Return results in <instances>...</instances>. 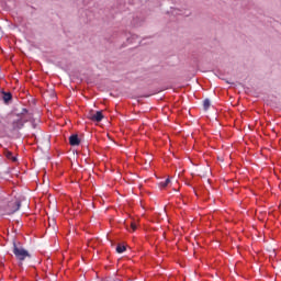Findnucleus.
Here are the masks:
<instances>
[{
  "label": "nucleus",
  "instance_id": "1",
  "mask_svg": "<svg viewBox=\"0 0 281 281\" xmlns=\"http://www.w3.org/2000/svg\"><path fill=\"white\" fill-rule=\"evenodd\" d=\"M13 254L15 258L21 262H23V260H25L26 258H30V252H27V250H25L24 248L16 246V244H13Z\"/></svg>",
  "mask_w": 281,
  "mask_h": 281
},
{
  "label": "nucleus",
  "instance_id": "2",
  "mask_svg": "<svg viewBox=\"0 0 281 281\" xmlns=\"http://www.w3.org/2000/svg\"><path fill=\"white\" fill-rule=\"evenodd\" d=\"M87 117L91 122H102V120H104V114H102V111H90L87 113Z\"/></svg>",
  "mask_w": 281,
  "mask_h": 281
},
{
  "label": "nucleus",
  "instance_id": "3",
  "mask_svg": "<svg viewBox=\"0 0 281 281\" xmlns=\"http://www.w3.org/2000/svg\"><path fill=\"white\" fill-rule=\"evenodd\" d=\"M69 144L70 146H80V138L78 137V134H72L69 137Z\"/></svg>",
  "mask_w": 281,
  "mask_h": 281
},
{
  "label": "nucleus",
  "instance_id": "4",
  "mask_svg": "<svg viewBox=\"0 0 281 281\" xmlns=\"http://www.w3.org/2000/svg\"><path fill=\"white\" fill-rule=\"evenodd\" d=\"M2 100L4 102V104H8V102H10V100H12V93L11 92H2Z\"/></svg>",
  "mask_w": 281,
  "mask_h": 281
},
{
  "label": "nucleus",
  "instance_id": "5",
  "mask_svg": "<svg viewBox=\"0 0 281 281\" xmlns=\"http://www.w3.org/2000/svg\"><path fill=\"white\" fill-rule=\"evenodd\" d=\"M25 122H27V120H18L16 122L13 123L14 128H23V124H25Z\"/></svg>",
  "mask_w": 281,
  "mask_h": 281
},
{
  "label": "nucleus",
  "instance_id": "6",
  "mask_svg": "<svg viewBox=\"0 0 281 281\" xmlns=\"http://www.w3.org/2000/svg\"><path fill=\"white\" fill-rule=\"evenodd\" d=\"M4 155H5L7 159H12V161H16V157L12 156V151L5 150Z\"/></svg>",
  "mask_w": 281,
  "mask_h": 281
},
{
  "label": "nucleus",
  "instance_id": "7",
  "mask_svg": "<svg viewBox=\"0 0 281 281\" xmlns=\"http://www.w3.org/2000/svg\"><path fill=\"white\" fill-rule=\"evenodd\" d=\"M211 104L212 103L210 102V99H205L203 101V109H204V111H207V109H210Z\"/></svg>",
  "mask_w": 281,
  "mask_h": 281
},
{
  "label": "nucleus",
  "instance_id": "8",
  "mask_svg": "<svg viewBox=\"0 0 281 281\" xmlns=\"http://www.w3.org/2000/svg\"><path fill=\"white\" fill-rule=\"evenodd\" d=\"M124 251H126V246L119 245L116 247V252L117 254H124Z\"/></svg>",
  "mask_w": 281,
  "mask_h": 281
},
{
  "label": "nucleus",
  "instance_id": "9",
  "mask_svg": "<svg viewBox=\"0 0 281 281\" xmlns=\"http://www.w3.org/2000/svg\"><path fill=\"white\" fill-rule=\"evenodd\" d=\"M169 184H170V180L169 178H167L165 181L160 182V188H168Z\"/></svg>",
  "mask_w": 281,
  "mask_h": 281
},
{
  "label": "nucleus",
  "instance_id": "10",
  "mask_svg": "<svg viewBox=\"0 0 281 281\" xmlns=\"http://www.w3.org/2000/svg\"><path fill=\"white\" fill-rule=\"evenodd\" d=\"M131 229L132 232H135L137 229V224L134 222H131Z\"/></svg>",
  "mask_w": 281,
  "mask_h": 281
},
{
  "label": "nucleus",
  "instance_id": "11",
  "mask_svg": "<svg viewBox=\"0 0 281 281\" xmlns=\"http://www.w3.org/2000/svg\"><path fill=\"white\" fill-rule=\"evenodd\" d=\"M27 113V109H22L21 115H25Z\"/></svg>",
  "mask_w": 281,
  "mask_h": 281
}]
</instances>
